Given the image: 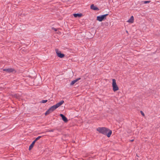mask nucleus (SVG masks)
<instances>
[{
	"instance_id": "f257e3e1",
	"label": "nucleus",
	"mask_w": 160,
	"mask_h": 160,
	"mask_svg": "<svg viewBox=\"0 0 160 160\" xmlns=\"http://www.w3.org/2000/svg\"><path fill=\"white\" fill-rule=\"evenodd\" d=\"M97 130L99 133L106 135L108 138L110 137L112 131L111 130L105 127H99L97 128Z\"/></svg>"
},
{
	"instance_id": "f03ea898",
	"label": "nucleus",
	"mask_w": 160,
	"mask_h": 160,
	"mask_svg": "<svg viewBox=\"0 0 160 160\" xmlns=\"http://www.w3.org/2000/svg\"><path fill=\"white\" fill-rule=\"evenodd\" d=\"M64 103L63 100L61 101L60 102L57 103L55 105H54L51 107L45 113L46 115H48L49 113L52 112L55 109Z\"/></svg>"
},
{
	"instance_id": "7ed1b4c3",
	"label": "nucleus",
	"mask_w": 160,
	"mask_h": 160,
	"mask_svg": "<svg viewBox=\"0 0 160 160\" xmlns=\"http://www.w3.org/2000/svg\"><path fill=\"white\" fill-rule=\"evenodd\" d=\"M112 87L113 91L114 92L117 91L119 90V88L116 84L115 79H112Z\"/></svg>"
},
{
	"instance_id": "20e7f679",
	"label": "nucleus",
	"mask_w": 160,
	"mask_h": 160,
	"mask_svg": "<svg viewBox=\"0 0 160 160\" xmlns=\"http://www.w3.org/2000/svg\"><path fill=\"white\" fill-rule=\"evenodd\" d=\"M108 15V14L103 15L101 16L97 17V20L100 22L106 19V16Z\"/></svg>"
},
{
	"instance_id": "39448f33",
	"label": "nucleus",
	"mask_w": 160,
	"mask_h": 160,
	"mask_svg": "<svg viewBox=\"0 0 160 160\" xmlns=\"http://www.w3.org/2000/svg\"><path fill=\"white\" fill-rule=\"evenodd\" d=\"M55 51L58 57L62 58L64 57L65 55L63 53H61V52L58 49H56Z\"/></svg>"
},
{
	"instance_id": "423d86ee",
	"label": "nucleus",
	"mask_w": 160,
	"mask_h": 160,
	"mask_svg": "<svg viewBox=\"0 0 160 160\" xmlns=\"http://www.w3.org/2000/svg\"><path fill=\"white\" fill-rule=\"evenodd\" d=\"M60 116L62 117V119L65 122H66L68 121L67 118L62 114H60Z\"/></svg>"
},
{
	"instance_id": "0eeeda50",
	"label": "nucleus",
	"mask_w": 160,
	"mask_h": 160,
	"mask_svg": "<svg viewBox=\"0 0 160 160\" xmlns=\"http://www.w3.org/2000/svg\"><path fill=\"white\" fill-rule=\"evenodd\" d=\"M80 79H81L80 78H78L75 80H74L72 81L70 84V85L71 86H72V85H73L75 83H76L78 80H80Z\"/></svg>"
},
{
	"instance_id": "6e6552de",
	"label": "nucleus",
	"mask_w": 160,
	"mask_h": 160,
	"mask_svg": "<svg viewBox=\"0 0 160 160\" xmlns=\"http://www.w3.org/2000/svg\"><path fill=\"white\" fill-rule=\"evenodd\" d=\"M4 71H6L8 72H13L14 71V70L12 68H9L8 69H5L3 70Z\"/></svg>"
},
{
	"instance_id": "1a4fd4ad",
	"label": "nucleus",
	"mask_w": 160,
	"mask_h": 160,
	"mask_svg": "<svg viewBox=\"0 0 160 160\" xmlns=\"http://www.w3.org/2000/svg\"><path fill=\"white\" fill-rule=\"evenodd\" d=\"M127 22L131 23H133L134 22V17L133 16H132L128 21Z\"/></svg>"
},
{
	"instance_id": "9d476101",
	"label": "nucleus",
	"mask_w": 160,
	"mask_h": 160,
	"mask_svg": "<svg viewBox=\"0 0 160 160\" xmlns=\"http://www.w3.org/2000/svg\"><path fill=\"white\" fill-rule=\"evenodd\" d=\"M91 8L94 10H98V8L95 6L93 4H92L91 6Z\"/></svg>"
},
{
	"instance_id": "9b49d317",
	"label": "nucleus",
	"mask_w": 160,
	"mask_h": 160,
	"mask_svg": "<svg viewBox=\"0 0 160 160\" xmlns=\"http://www.w3.org/2000/svg\"><path fill=\"white\" fill-rule=\"evenodd\" d=\"M73 16L75 17H80L82 16V14L81 13H74L73 14Z\"/></svg>"
},
{
	"instance_id": "f8f14e48",
	"label": "nucleus",
	"mask_w": 160,
	"mask_h": 160,
	"mask_svg": "<svg viewBox=\"0 0 160 160\" xmlns=\"http://www.w3.org/2000/svg\"><path fill=\"white\" fill-rule=\"evenodd\" d=\"M34 145L32 143L29 147V150H31L33 148Z\"/></svg>"
},
{
	"instance_id": "ddd939ff",
	"label": "nucleus",
	"mask_w": 160,
	"mask_h": 160,
	"mask_svg": "<svg viewBox=\"0 0 160 160\" xmlns=\"http://www.w3.org/2000/svg\"><path fill=\"white\" fill-rule=\"evenodd\" d=\"M41 137V136H38V137L35 140V141H36L37 140H39Z\"/></svg>"
},
{
	"instance_id": "4468645a",
	"label": "nucleus",
	"mask_w": 160,
	"mask_h": 160,
	"mask_svg": "<svg viewBox=\"0 0 160 160\" xmlns=\"http://www.w3.org/2000/svg\"><path fill=\"white\" fill-rule=\"evenodd\" d=\"M47 102V100H42L41 102L42 103H45L46 102Z\"/></svg>"
},
{
	"instance_id": "2eb2a0df",
	"label": "nucleus",
	"mask_w": 160,
	"mask_h": 160,
	"mask_svg": "<svg viewBox=\"0 0 160 160\" xmlns=\"http://www.w3.org/2000/svg\"><path fill=\"white\" fill-rule=\"evenodd\" d=\"M143 2L144 3L146 4V3L150 2V1H143Z\"/></svg>"
},
{
	"instance_id": "dca6fc26",
	"label": "nucleus",
	"mask_w": 160,
	"mask_h": 160,
	"mask_svg": "<svg viewBox=\"0 0 160 160\" xmlns=\"http://www.w3.org/2000/svg\"><path fill=\"white\" fill-rule=\"evenodd\" d=\"M140 112L141 113V114L142 115V116H144L145 114L142 111H141Z\"/></svg>"
},
{
	"instance_id": "f3484780",
	"label": "nucleus",
	"mask_w": 160,
	"mask_h": 160,
	"mask_svg": "<svg viewBox=\"0 0 160 160\" xmlns=\"http://www.w3.org/2000/svg\"><path fill=\"white\" fill-rule=\"evenodd\" d=\"M36 142V141H35V140H34L32 143V144H33L34 145L35 144V142Z\"/></svg>"
},
{
	"instance_id": "a211bd4d",
	"label": "nucleus",
	"mask_w": 160,
	"mask_h": 160,
	"mask_svg": "<svg viewBox=\"0 0 160 160\" xmlns=\"http://www.w3.org/2000/svg\"><path fill=\"white\" fill-rule=\"evenodd\" d=\"M52 29H53L55 31H57V29L56 28H52Z\"/></svg>"
},
{
	"instance_id": "6ab92c4d",
	"label": "nucleus",
	"mask_w": 160,
	"mask_h": 160,
	"mask_svg": "<svg viewBox=\"0 0 160 160\" xmlns=\"http://www.w3.org/2000/svg\"><path fill=\"white\" fill-rule=\"evenodd\" d=\"M24 50V49H22L21 50V51L22 52Z\"/></svg>"
},
{
	"instance_id": "aec40b11",
	"label": "nucleus",
	"mask_w": 160,
	"mask_h": 160,
	"mask_svg": "<svg viewBox=\"0 0 160 160\" xmlns=\"http://www.w3.org/2000/svg\"><path fill=\"white\" fill-rule=\"evenodd\" d=\"M49 132H53V130H51V131H49Z\"/></svg>"
},
{
	"instance_id": "412c9836",
	"label": "nucleus",
	"mask_w": 160,
	"mask_h": 160,
	"mask_svg": "<svg viewBox=\"0 0 160 160\" xmlns=\"http://www.w3.org/2000/svg\"><path fill=\"white\" fill-rule=\"evenodd\" d=\"M133 141V140H131V142H132V141Z\"/></svg>"
},
{
	"instance_id": "4be33fe9",
	"label": "nucleus",
	"mask_w": 160,
	"mask_h": 160,
	"mask_svg": "<svg viewBox=\"0 0 160 160\" xmlns=\"http://www.w3.org/2000/svg\"><path fill=\"white\" fill-rule=\"evenodd\" d=\"M127 33H128V32L127 31H126Z\"/></svg>"
}]
</instances>
